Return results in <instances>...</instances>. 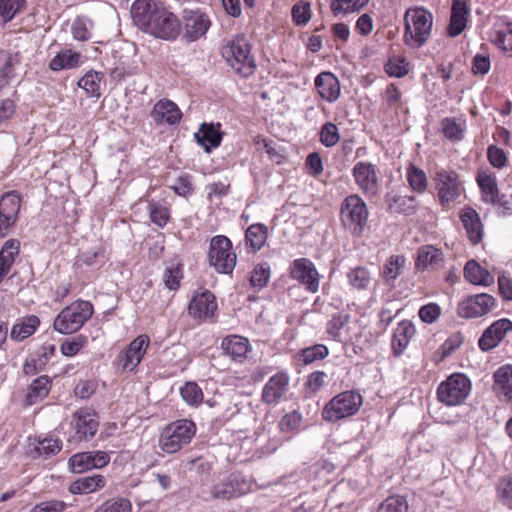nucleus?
Masks as SVG:
<instances>
[{
    "label": "nucleus",
    "instance_id": "15",
    "mask_svg": "<svg viewBox=\"0 0 512 512\" xmlns=\"http://www.w3.org/2000/svg\"><path fill=\"white\" fill-rule=\"evenodd\" d=\"M352 415V391H344L333 397L322 411L323 419L336 422Z\"/></svg>",
    "mask_w": 512,
    "mask_h": 512
},
{
    "label": "nucleus",
    "instance_id": "19",
    "mask_svg": "<svg viewBox=\"0 0 512 512\" xmlns=\"http://www.w3.org/2000/svg\"><path fill=\"white\" fill-rule=\"evenodd\" d=\"M354 179L367 196H374L379 189L375 166L367 162H359L354 166Z\"/></svg>",
    "mask_w": 512,
    "mask_h": 512
},
{
    "label": "nucleus",
    "instance_id": "48",
    "mask_svg": "<svg viewBox=\"0 0 512 512\" xmlns=\"http://www.w3.org/2000/svg\"><path fill=\"white\" fill-rule=\"evenodd\" d=\"M269 279L270 266L267 263H261L251 271L249 282L252 288L259 291L268 284Z\"/></svg>",
    "mask_w": 512,
    "mask_h": 512
},
{
    "label": "nucleus",
    "instance_id": "35",
    "mask_svg": "<svg viewBox=\"0 0 512 512\" xmlns=\"http://www.w3.org/2000/svg\"><path fill=\"white\" fill-rule=\"evenodd\" d=\"M464 276L467 281L474 285L490 286L494 277L490 272L480 266L475 260H469L464 267Z\"/></svg>",
    "mask_w": 512,
    "mask_h": 512
},
{
    "label": "nucleus",
    "instance_id": "34",
    "mask_svg": "<svg viewBox=\"0 0 512 512\" xmlns=\"http://www.w3.org/2000/svg\"><path fill=\"white\" fill-rule=\"evenodd\" d=\"M494 390L512 402V365H504L494 373Z\"/></svg>",
    "mask_w": 512,
    "mask_h": 512
},
{
    "label": "nucleus",
    "instance_id": "41",
    "mask_svg": "<svg viewBox=\"0 0 512 512\" xmlns=\"http://www.w3.org/2000/svg\"><path fill=\"white\" fill-rule=\"evenodd\" d=\"M267 239V227L263 224H253L248 227L245 240L246 245L252 249L253 252L260 250L265 244Z\"/></svg>",
    "mask_w": 512,
    "mask_h": 512
},
{
    "label": "nucleus",
    "instance_id": "56",
    "mask_svg": "<svg viewBox=\"0 0 512 512\" xmlns=\"http://www.w3.org/2000/svg\"><path fill=\"white\" fill-rule=\"evenodd\" d=\"M492 42L504 51H512V24H506L497 29Z\"/></svg>",
    "mask_w": 512,
    "mask_h": 512
},
{
    "label": "nucleus",
    "instance_id": "29",
    "mask_svg": "<svg viewBox=\"0 0 512 512\" xmlns=\"http://www.w3.org/2000/svg\"><path fill=\"white\" fill-rule=\"evenodd\" d=\"M221 347L232 360L241 362L246 358L250 344L247 338L231 335L223 339Z\"/></svg>",
    "mask_w": 512,
    "mask_h": 512
},
{
    "label": "nucleus",
    "instance_id": "10",
    "mask_svg": "<svg viewBox=\"0 0 512 512\" xmlns=\"http://www.w3.org/2000/svg\"><path fill=\"white\" fill-rule=\"evenodd\" d=\"M251 482L239 472L220 476L211 487L214 499L229 500L242 496L251 490Z\"/></svg>",
    "mask_w": 512,
    "mask_h": 512
},
{
    "label": "nucleus",
    "instance_id": "63",
    "mask_svg": "<svg viewBox=\"0 0 512 512\" xmlns=\"http://www.w3.org/2000/svg\"><path fill=\"white\" fill-rule=\"evenodd\" d=\"M320 141L326 147L334 146L339 141L337 126L331 122L324 124L320 131Z\"/></svg>",
    "mask_w": 512,
    "mask_h": 512
},
{
    "label": "nucleus",
    "instance_id": "61",
    "mask_svg": "<svg viewBox=\"0 0 512 512\" xmlns=\"http://www.w3.org/2000/svg\"><path fill=\"white\" fill-rule=\"evenodd\" d=\"M407 503L403 497L391 496L383 501L377 512H407Z\"/></svg>",
    "mask_w": 512,
    "mask_h": 512
},
{
    "label": "nucleus",
    "instance_id": "25",
    "mask_svg": "<svg viewBox=\"0 0 512 512\" xmlns=\"http://www.w3.org/2000/svg\"><path fill=\"white\" fill-rule=\"evenodd\" d=\"M477 183L480 187L482 199L485 203L502 205L504 208L508 209V202H503L502 197L499 194L495 177H492L485 172H480L477 175Z\"/></svg>",
    "mask_w": 512,
    "mask_h": 512
},
{
    "label": "nucleus",
    "instance_id": "11",
    "mask_svg": "<svg viewBox=\"0 0 512 512\" xmlns=\"http://www.w3.org/2000/svg\"><path fill=\"white\" fill-rule=\"evenodd\" d=\"M21 208V196L17 191H10L0 198V238L8 235L15 226Z\"/></svg>",
    "mask_w": 512,
    "mask_h": 512
},
{
    "label": "nucleus",
    "instance_id": "4",
    "mask_svg": "<svg viewBox=\"0 0 512 512\" xmlns=\"http://www.w3.org/2000/svg\"><path fill=\"white\" fill-rule=\"evenodd\" d=\"M196 434V425L188 419H180L168 424L159 438L163 452L173 454L188 445Z\"/></svg>",
    "mask_w": 512,
    "mask_h": 512
},
{
    "label": "nucleus",
    "instance_id": "38",
    "mask_svg": "<svg viewBox=\"0 0 512 512\" xmlns=\"http://www.w3.org/2000/svg\"><path fill=\"white\" fill-rule=\"evenodd\" d=\"M39 324L40 321L35 315L24 317L12 326L10 338L18 342L23 341L36 331Z\"/></svg>",
    "mask_w": 512,
    "mask_h": 512
},
{
    "label": "nucleus",
    "instance_id": "46",
    "mask_svg": "<svg viewBox=\"0 0 512 512\" xmlns=\"http://www.w3.org/2000/svg\"><path fill=\"white\" fill-rule=\"evenodd\" d=\"M407 181L414 192L423 194L427 190L428 179L426 173L414 166L410 165L407 168Z\"/></svg>",
    "mask_w": 512,
    "mask_h": 512
},
{
    "label": "nucleus",
    "instance_id": "17",
    "mask_svg": "<svg viewBox=\"0 0 512 512\" xmlns=\"http://www.w3.org/2000/svg\"><path fill=\"white\" fill-rule=\"evenodd\" d=\"M512 330V321L502 318L492 323L482 334L478 341L479 348L483 351H489L505 338L506 334Z\"/></svg>",
    "mask_w": 512,
    "mask_h": 512
},
{
    "label": "nucleus",
    "instance_id": "5",
    "mask_svg": "<svg viewBox=\"0 0 512 512\" xmlns=\"http://www.w3.org/2000/svg\"><path fill=\"white\" fill-rule=\"evenodd\" d=\"M92 314L93 305L89 301H75L58 314L54 320V329L61 334L77 332Z\"/></svg>",
    "mask_w": 512,
    "mask_h": 512
},
{
    "label": "nucleus",
    "instance_id": "57",
    "mask_svg": "<svg viewBox=\"0 0 512 512\" xmlns=\"http://www.w3.org/2000/svg\"><path fill=\"white\" fill-rule=\"evenodd\" d=\"M328 354L329 350L325 345L315 344L301 350L300 358L307 365L326 358Z\"/></svg>",
    "mask_w": 512,
    "mask_h": 512
},
{
    "label": "nucleus",
    "instance_id": "55",
    "mask_svg": "<svg viewBox=\"0 0 512 512\" xmlns=\"http://www.w3.org/2000/svg\"><path fill=\"white\" fill-rule=\"evenodd\" d=\"M182 278L183 269L181 264H173L165 268L163 274V283L169 290H177Z\"/></svg>",
    "mask_w": 512,
    "mask_h": 512
},
{
    "label": "nucleus",
    "instance_id": "21",
    "mask_svg": "<svg viewBox=\"0 0 512 512\" xmlns=\"http://www.w3.org/2000/svg\"><path fill=\"white\" fill-rule=\"evenodd\" d=\"M189 314L194 318L206 319L214 316L217 310V302L214 294L209 290L197 293L191 300Z\"/></svg>",
    "mask_w": 512,
    "mask_h": 512
},
{
    "label": "nucleus",
    "instance_id": "33",
    "mask_svg": "<svg viewBox=\"0 0 512 512\" xmlns=\"http://www.w3.org/2000/svg\"><path fill=\"white\" fill-rule=\"evenodd\" d=\"M80 65L81 54L71 49L61 50L49 62V68L54 72L74 69Z\"/></svg>",
    "mask_w": 512,
    "mask_h": 512
},
{
    "label": "nucleus",
    "instance_id": "14",
    "mask_svg": "<svg viewBox=\"0 0 512 512\" xmlns=\"http://www.w3.org/2000/svg\"><path fill=\"white\" fill-rule=\"evenodd\" d=\"M110 455L105 451H87L76 453L69 459V468L73 473H83L91 469H100L108 465Z\"/></svg>",
    "mask_w": 512,
    "mask_h": 512
},
{
    "label": "nucleus",
    "instance_id": "40",
    "mask_svg": "<svg viewBox=\"0 0 512 512\" xmlns=\"http://www.w3.org/2000/svg\"><path fill=\"white\" fill-rule=\"evenodd\" d=\"M354 236H359L365 233L366 230H369V226L367 225L368 220V209L366 203L360 198L358 195L354 194Z\"/></svg>",
    "mask_w": 512,
    "mask_h": 512
},
{
    "label": "nucleus",
    "instance_id": "53",
    "mask_svg": "<svg viewBox=\"0 0 512 512\" xmlns=\"http://www.w3.org/2000/svg\"><path fill=\"white\" fill-rule=\"evenodd\" d=\"M94 512H132V504L123 497L112 498L102 503Z\"/></svg>",
    "mask_w": 512,
    "mask_h": 512
},
{
    "label": "nucleus",
    "instance_id": "45",
    "mask_svg": "<svg viewBox=\"0 0 512 512\" xmlns=\"http://www.w3.org/2000/svg\"><path fill=\"white\" fill-rule=\"evenodd\" d=\"M406 258L403 255H392L383 266L382 275L386 282H393L402 273Z\"/></svg>",
    "mask_w": 512,
    "mask_h": 512
},
{
    "label": "nucleus",
    "instance_id": "2",
    "mask_svg": "<svg viewBox=\"0 0 512 512\" xmlns=\"http://www.w3.org/2000/svg\"><path fill=\"white\" fill-rule=\"evenodd\" d=\"M222 57L226 63L242 77L252 75L256 69L251 45L244 35L228 39L221 48Z\"/></svg>",
    "mask_w": 512,
    "mask_h": 512
},
{
    "label": "nucleus",
    "instance_id": "52",
    "mask_svg": "<svg viewBox=\"0 0 512 512\" xmlns=\"http://www.w3.org/2000/svg\"><path fill=\"white\" fill-rule=\"evenodd\" d=\"M182 399L190 406H198L203 401L202 389L195 382H186L180 388Z\"/></svg>",
    "mask_w": 512,
    "mask_h": 512
},
{
    "label": "nucleus",
    "instance_id": "32",
    "mask_svg": "<svg viewBox=\"0 0 512 512\" xmlns=\"http://www.w3.org/2000/svg\"><path fill=\"white\" fill-rule=\"evenodd\" d=\"M414 334L415 327L412 322L403 320L398 324L392 339V348L396 356L402 354L407 348Z\"/></svg>",
    "mask_w": 512,
    "mask_h": 512
},
{
    "label": "nucleus",
    "instance_id": "60",
    "mask_svg": "<svg viewBox=\"0 0 512 512\" xmlns=\"http://www.w3.org/2000/svg\"><path fill=\"white\" fill-rule=\"evenodd\" d=\"M255 144L257 146V149L265 150V152L267 153V155L269 156L271 161H273L277 164H281L283 162L284 156L276 148L274 141L258 136L255 141Z\"/></svg>",
    "mask_w": 512,
    "mask_h": 512
},
{
    "label": "nucleus",
    "instance_id": "3",
    "mask_svg": "<svg viewBox=\"0 0 512 512\" xmlns=\"http://www.w3.org/2000/svg\"><path fill=\"white\" fill-rule=\"evenodd\" d=\"M404 23V43L413 49L420 48L430 38L433 15L422 7L410 8L405 13Z\"/></svg>",
    "mask_w": 512,
    "mask_h": 512
},
{
    "label": "nucleus",
    "instance_id": "6",
    "mask_svg": "<svg viewBox=\"0 0 512 512\" xmlns=\"http://www.w3.org/2000/svg\"><path fill=\"white\" fill-rule=\"evenodd\" d=\"M208 259L217 272L231 274L237 263V255L230 239L224 235L214 236L210 241Z\"/></svg>",
    "mask_w": 512,
    "mask_h": 512
},
{
    "label": "nucleus",
    "instance_id": "8",
    "mask_svg": "<svg viewBox=\"0 0 512 512\" xmlns=\"http://www.w3.org/2000/svg\"><path fill=\"white\" fill-rule=\"evenodd\" d=\"M434 180L439 203L445 209L456 202L464 192L462 181L453 170L439 169Z\"/></svg>",
    "mask_w": 512,
    "mask_h": 512
},
{
    "label": "nucleus",
    "instance_id": "64",
    "mask_svg": "<svg viewBox=\"0 0 512 512\" xmlns=\"http://www.w3.org/2000/svg\"><path fill=\"white\" fill-rule=\"evenodd\" d=\"M104 254L99 250H89L81 252L76 258V265L94 266L103 262Z\"/></svg>",
    "mask_w": 512,
    "mask_h": 512
},
{
    "label": "nucleus",
    "instance_id": "12",
    "mask_svg": "<svg viewBox=\"0 0 512 512\" xmlns=\"http://www.w3.org/2000/svg\"><path fill=\"white\" fill-rule=\"evenodd\" d=\"M496 306V299L487 293L471 295L461 301L457 314L461 318H479L490 313Z\"/></svg>",
    "mask_w": 512,
    "mask_h": 512
},
{
    "label": "nucleus",
    "instance_id": "20",
    "mask_svg": "<svg viewBox=\"0 0 512 512\" xmlns=\"http://www.w3.org/2000/svg\"><path fill=\"white\" fill-rule=\"evenodd\" d=\"M445 257L443 252L433 245H423L417 250L415 268L418 271L439 270L444 267Z\"/></svg>",
    "mask_w": 512,
    "mask_h": 512
},
{
    "label": "nucleus",
    "instance_id": "13",
    "mask_svg": "<svg viewBox=\"0 0 512 512\" xmlns=\"http://www.w3.org/2000/svg\"><path fill=\"white\" fill-rule=\"evenodd\" d=\"M292 279L298 281L311 293L319 289V274L313 262L307 258L295 259L290 265Z\"/></svg>",
    "mask_w": 512,
    "mask_h": 512
},
{
    "label": "nucleus",
    "instance_id": "24",
    "mask_svg": "<svg viewBox=\"0 0 512 512\" xmlns=\"http://www.w3.org/2000/svg\"><path fill=\"white\" fill-rule=\"evenodd\" d=\"M152 119L158 124L175 125L179 123L182 113L179 107L171 100L162 99L158 101L152 111Z\"/></svg>",
    "mask_w": 512,
    "mask_h": 512
},
{
    "label": "nucleus",
    "instance_id": "50",
    "mask_svg": "<svg viewBox=\"0 0 512 512\" xmlns=\"http://www.w3.org/2000/svg\"><path fill=\"white\" fill-rule=\"evenodd\" d=\"M181 469L184 473L202 475L211 470V464L205 458L200 456L182 460Z\"/></svg>",
    "mask_w": 512,
    "mask_h": 512
},
{
    "label": "nucleus",
    "instance_id": "27",
    "mask_svg": "<svg viewBox=\"0 0 512 512\" xmlns=\"http://www.w3.org/2000/svg\"><path fill=\"white\" fill-rule=\"evenodd\" d=\"M460 219L473 244L481 242L483 237V225L478 213L472 208H465L460 213Z\"/></svg>",
    "mask_w": 512,
    "mask_h": 512
},
{
    "label": "nucleus",
    "instance_id": "39",
    "mask_svg": "<svg viewBox=\"0 0 512 512\" xmlns=\"http://www.w3.org/2000/svg\"><path fill=\"white\" fill-rule=\"evenodd\" d=\"M20 63L19 53L0 51V86L6 85L14 77L15 66Z\"/></svg>",
    "mask_w": 512,
    "mask_h": 512
},
{
    "label": "nucleus",
    "instance_id": "49",
    "mask_svg": "<svg viewBox=\"0 0 512 512\" xmlns=\"http://www.w3.org/2000/svg\"><path fill=\"white\" fill-rule=\"evenodd\" d=\"M149 216L154 225L164 228L170 220V210L159 202L151 201L149 203Z\"/></svg>",
    "mask_w": 512,
    "mask_h": 512
},
{
    "label": "nucleus",
    "instance_id": "31",
    "mask_svg": "<svg viewBox=\"0 0 512 512\" xmlns=\"http://www.w3.org/2000/svg\"><path fill=\"white\" fill-rule=\"evenodd\" d=\"M19 251L20 241L17 239H9L2 246L0 250V283L10 272Z\"/></svg>",
    "mask_w": 512,
    "mask_h": 512
},
{
    "label": "nucleus",
    "instance_id": "59",
    "mask_svg": "<svg viewBox=\"0 0 512 512\" xmlns=\"http://www.w3.org/2000/svg\"><path fill=\"white\" fill-rule=\"evenodd\" d=\"M292 19L297 26L306 25L311 19V9L308 2L300 1L292 7Z\"/></svg>",
    "mask_w": 512,
    "mask_h": 512
},
{
    "label": "nucleus",
    "instance_id": "62",
    "mask_svg": "<svg viewBox=\"0 0 512 512\" xmlns=\"http://www.w3.org/2000/svg\"><path fill=\"white\" fill-rule=\"evenodd\" d=\"M327 379V374L323 371H314L309 374L307 381L305 383L306 393L313 395L321 390V388L325 385Z\"/></svg>",
    "mask_w": 512,
    "mask_h": 512
},
{
    "label": "nucleus",
    "instance_id": "26",
    "mask_svg": "<svg viewBox=\"0 0 512 512\" xmlns=\"http://www.w3.org/2000/svg\"><path fill=\"white\" fill-rule=\"evenodd\" d=\"M315 87L319 95L329 101H335L340 94L338 79L330 72H322L315 78Z\"/></svg>",
    "mask_w": 512,
    "mask_h": 512
},
{
    "label": "nucleus",
    "instance_id": "51",
    "mask_svg": "<svg viewBox=\"0 0 512 512\" xmlns=\"http://www.w3.org/2000/svg\"><path fill=\"white\" fill-rule=\"evenodd\" d=\"M25 5V0H0V23L11 21Z\"/></svg>",
    "mask_w": 512,
    "mask_h": 512
},
{
    "label": "nucleus",
    "instance_id": "58",
    "mask_svg": "<svg viewBox=\"0 0 512 512\" xmlns=\"http://www.w3.org/2000/svg\"><path fill=\"white\" fill-rule=\"evenodd\" d=\"M302 415L299 411H292L290 413L285 414L278 426L281 432L288 433V432H296L299 431L302 424Z\"/></svg>",
    "mask_w": 512,
    "mask_h": 512
},
{
    "label": "nucleus",
    "instance_id": "44",
    "mask_svg": "<svg viewBox=\"0 0 512 512\" xmlns=\"http://www.w3.org/2000/svg\"><path fill=\"white\" fill-rule=\"evenodd\" d=\"M102 79V73L89 71L79 79L77 85L84 89L88 96L99 97Z\"/></svg>",
    "mask_w": 512,
    "mask_h": 512
},
{
    "label": "nucleus",
    "instance_id": "23",
    "mask_svg": "<svg viewBox=\"0 0 512 512\" xmlns=\"http://www.w3.org/2000/svg\"><path fill=\"white\" fill-rule=\"evenodd\" d=\"M220 123H202L198 132L194 134L196 142L201 145L205 152L210 153L220 146L223 133L220 130Z\"/></svg>",
    "mask_w": 512,
    "mask_h": 512
},
{
    "label": "nucleus",
    "instance_id": "22",
    "mask_svg": "<svg viewBox=\"0 0 512 512\" xmlns=\"http://www.w3.org/2000/svg\"><path fill=\"white\" fill-rule=\"evenodd\" d=\"M149 342L150 341L147 335H140L129 344L121 358V365L123 370H135L145 355L149 346Z\"/></svg>",
    "mask_w": 512,
    "mask_h": 512
},
{
    "label": "nucleus",
    "instance_id": "18",
    "mask_svg": "<svg viewBox=\"0 0 512 512\" xmlns=\"http://www.w3.org/2000/svg\"><path fill=\"white\" fill-rule=\"evenodd\" d=\"M289 389V376L286 373H277L269 378L262 390V400L269 405H277L284 398Z\"/></svg>",
    "mask_w": 512,
    "mask_h": 512
},
{
    "label": "nucleus",
    "instance_id": "37",
    "mask_svg": "<svg viewBox=\"0 0 512 512\" xmlns=\"http://www.w3.org/2000/svg\"><path fill=\"white\" fill-rule=\"evenodd\" d=\"M50 389L51 379L48 376L42 375L34 379L27 389L25 398L26 404L34 405L41 401L48 395Z\"/></svg>",
    "mask_w": 512,
    "mask_h": 512
},
{
    "label": "nucleus",
    "instance_id": "43",
    "mask_svg": "<svg viewBox=\"0 0 512 512\" xmlns=\"http://www.w3.org/2000/svg\"><path fill=\"white\" fill-rule=\"evenodd\" d=\"M94 23L87 16H77L71 25V33L77 41H88L92 37L91 30L93 29Z\"/></svg>",
    "mask_w": 512,
    "mask_h": 512
},
{
    "label": "nucleus",
    "instance_id": "16",
    "mask_svg": "<svg viewBox=\"0 0 512 512\" xmlns=\"http://www.w3.org/2000/svg\"><path fill=\"white\" fill-rule=\"evenodd\" d=\"M185 37L189 41H196L204 36L210 25L209 17L200 10H187L183 12Z\"/></svg>",
    "mask_w": 512,
    "mask_h": 512
},
{
    "label": "nucleus",
    "instance_id": "1",
    "mask_svg": "<svg viewBox=\"0 0 512 512\" xmlns=\"http://www.w3.org/2000/svg\"><path fill=\"white\" fill-rule=\"evenodd\" d=\"M131 15L134 24L154 38L174 41L180 35V20L162 2L136 0L132 5Z\"/></svg>",
    "mask_w": 512,
    "mask_h": 512
},
{
    "label": "nucleus",
    "instance_id": "28",
    "mask_svg": "<svg viewBox=\"0 0 512 512\" xmlns=\"http://www.w3.org/2000/svg\"><path fill=\"white\" fill-rule=\"evenodd\" d=\"M468 16V8L464 1L453 0L451 7L450 23L448 26V34L456 37L466 28Z\"/></svg>",
    "mask_w": 512,
    "mask_h": 512
},
{
    "label": "nucleus",
    "instance_id": "36",
    "mask_svg": "<svg viewBox=\"0 0 512 512\" xmlns=\"http://www.w3.org/2000/svg\"><path fill=\"white\" fill-rule=\"evenodd\" d=\"M106 485V479L102 475L85 476L74 481L69 488L72 494H89Z\"/></svg>",
    "mask_w": 512,
    "mask_h": 512
},
{
    "label": "nucleus",
    "instance_id": "9",
    "mask_svg": "<svg viewBox=\"0 0 512 512\" xmlns=\"http://www.w3.org/2000/svg\"><path fill=\"white\" fill-rule=\"evenodd\" d=\"M471 391V382L464 374H453L442 382L437 395L441 403L447 406H456L464 402Z\"/></svg>",
    "mask_w": 512,
    "mask_h": 512
},
{
    "label": "nucleus",
    "instance_id": "7",
    "mask_svg": "<svg viewBox=\"0 0 512 512\" xmlns=\"http://www.w3.org/2000/svg\"><path fill=\"white\" fill-rule=\"evenodd\" d=\"M98 427L97 413L89 408H81L72 416L68 441L73 444L88 441L95 436Z\"/></svg>",
    "mask_w": 512,
    "mask_h": 512
},
{
    "label": "nucleus",
    "instance_id": "30",
    "mask_svg": "<svg viewBox=\"0 0 512 512\" xmlns=\"http://www.w3.org/2000/svg\"><path fill=\"white\" fill-rule=\"evenodd\" d=\"M386 203L390 213L413 215L417 210V199L407 195H386Z\"/></svg>",
    "mask_w": 512,
    "mask_h": 512
},
{
    "label": "nucleus",
    "instance_id": "47",
    "mask_svg": "<svg viewBox=\"0 0 512 512\" xmlns=\"http://www.w3.org/2000/svg\"><path fill=\"white\" fill-rule=\"evenodd\" d=\"M496 496L504 506L512 509V474L498 479L496 483Z\"/></svg>",
    "mask_w": 512,
    "mask_h": 512
},
{
    "label": "nucleus",
    "instance_id": "54",
    "mask_svg": "<svg viewBox=\"0 0 512 512\" xmlns=\"http://www.w3.org/2000/svg\"><path fill=\"white\" fill-rule=\"evenodd\" d=\"M409 64L404 57L392 56L385 64V71L391 77L401 78L408 74Z\"/></svg>",
    "mask_w": 512,
    "mask_h": 512
},
{
    "label": "nucleus",
    "instance_id": "42",
    "mask_svg": "<svg viewBox=\"0 0 512 512\" xmlns=\"http://www.w3.org/2000/svg\"><path fill=\"white\" fill-rule=\"evenodd\" d=\"M62 442L59 439L46 437L38 441L37 446L31 451L33 458L42 457L47 459L60 452Z\"/></svg>",
    "mask_w": 512,
    "mask_h": 512
}]
</instances>
